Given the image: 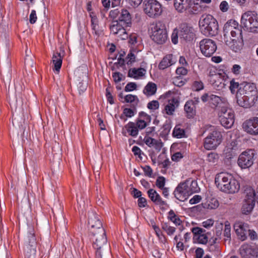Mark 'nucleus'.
I'll list each match as a JSON object with an SVG mask.
<instances>
[{
    "instance_id": "603ef678",
    "label": "nucleus",
    "mask_w": 258,
    "mask_h": 258,
    "mask_svg": "<svg viewBox=\"0 0 258 258\" xmlns=\"http://www.w3.org/2000/svg\"><path fill=\"white\" fill-rule=\"evenodd\" d=\"M137 88V84L135 83L131 82L127 84L124 88L125 92H130L136 90Z\"/></svg>"
},
{
    "instance_id": "393cba45",
    "label": "nucleus",
    "mask_w": 258,
    "mask_h": 258,
    "mask_svg": "<svg viewBox=\"0 0 258 258\" xmlns=\"http://www.w3.org/2000/svg\"><path fill=\"white\" fill-rule=\"evenodd\" d=\"M147 193L151 200L155 204L159 206H164L166 204V202L162 200L160 196L155 190L152 188L150 189Z\"/></svg>"
},
{
    "instance_id": "72a5a7b5",
    "label": "nucleus",
    "mask_w": 258,
    "mask_h": 258,
    "mask_svg": "<svg viewBox=\"0 0 258 258\" xmlns=\"http://www.w3.org/2000/svg\"><path fill=\"white\" fill-rule=\"evenodd\" d=\"M125 127L130 135L133 137L138 135L139 131L135 122H130L126 125Z\"/></svg>"
},
{
    "instance_id": "9b49d317",
    "label": "nucleus",
    "mask_w": 258,
    "mask_h": 258,
    "mask_svg": "<svg viewBox=\"0 0 258 258\" xmlns=\"http://www.w3.org/2000/svg\"><path fill=\"white\" fill-rule=\"evenodd\" d=\"M255 156V153L253 150H246L239 155L237 163L241 168H248L253 165Z\"/></svg>"
},
{
    "instance_id": "8fccbe9b",
    "label": "nucleus",
    "mask_w": 258,
    "mask_h": 258,
    "mask_svg": "<svg viewBox=\"0 0 258 258\" xmlns=\"http://www.w3.org/2000/svg\"><path fill=\"white\" fill-rule=\"evenodd\" d=\"M209 250L216 254L220 253V249L218 244H210L208 247Z\"/></svg>"
},
{
    "instance_id": "e2e57ef3",
    "label": "nucleus",
    "mask_w": 258,
    "mask_h": 258,
    "mask_svg": "<svg viewBox=\"0 0 258 258\" xmlns=\"http://www.w3.org/2000/svg\"><path fill=\"white\" fill-rule=\"evenodd\" d=\"M143 170L146 175L149 177L152 176L153 171L150 166L148 165H146L144 167H143Z\"/></svg>"
},
{
    "instance_id": "aec40b11",
    "label": "nucleus",
    "mask_w": 258,
    "mask_h": 258,
    "mask_svg": "<svg viewBox=\"0 0 258 258\" xmlns=\"http://www.w3.org/2000/svg\"><path fill=\"white\" fill-rule=\"evenodd\" d=\"M125 55V52L123 51L120 53L119 54L114 56V61L116 60V61L114 62V65L122 66L124 65L125 61L126 62L127 64H132L133 62L135 61L136 56L132 52H130L125 58V60L122 58Z\"/></svg>"
},
{
    "instance_id": "dca6fc26",
    "label": "nucleus",
    "mask_w": 258,
    "mask_h": 258,
    "mask_svg": "<svg viewBox=\"0 0 258 258\" xmlns=\"http://www.w3.org/2000/svg\"><path fill=\"white\" fill-rule=\"evenodd\" d=\"M191 231L194 235V239L201 244H206L211 237V232H206V230L199 227L192 228Z\"/></svg>"
},
{
    "instance_id": "4d7b16f0",
    "label": "nucleus",
    "mask_w": 258,
    "mask_h": 258,
    "mask_svg": "<svg viewBox=\"0 0 258 258\" xmlns=\"http://www.w3.org/2000/svg\"><path fill=\"white\" fill-rule=\"evenodd\" d=\"M178 32L177 29H174L171 35V41L173 43L176 44L178 43Z\"/></svg>"
},
{
    "instance_id": "c85d7f7f",
    "label": "nucleus",
    "mask_w": 258,
    "mask_h": 258,
    "mask_svg": "<svg viewBox=\"0 0 258 258\" xmlns=\"http://www.w3.org/2000/svg\"><path fill=\"white\" fill-rule=\"evenodd\" d=\"M157 91L156 85L152 82H149L145 87L143 93L147 96H151L154 95Z\"/></svg>"
},
{
    "instance_id": "f3484780",
    "label": "nucleus",
    "mask_w": 258,
    "mask_h": 258,
    "mask_svg": "<svg viewBox=\"0 0 258 258\" xmlns=\"http://www.w3.org/2000/svg\"><path fill=\"white\" fill-rule=\"evenodd\" d=\"M237 30H241V29L238 27V24L236 23L235 21H230L227 23L224 27V38L226 42L227 37H229L231 39H237L236 35L234 34V32Z\"/></svg>"
},
{
    "instance_id": "6e6d98bb",
    "label": "nucleus",
    "mask_w": 258,
    "mask_h": 258,
    "mask_svg": "<svg viewBox=\"0 0 258 258\" xmlns=\"http://www.w3.org/2000/svg\"><path fill=\"white\" fill-rule=\"evenodd\" d=\"M193 87L196 91H200L204 88V85L201 81H195L193 84Z\"/></svg>"
},
{
    "instance_id": "423d86ee",
    "label": "nucleus",
    "mask_w": 258,
    "mask_h": 258,
    "mask_svg": "<svg viewBox=\"0 0 258 258\" xmlns=\"http://www.w3.org/2000/svg\"><path fill=\"white\" fill-rule=\"evenodd\" d=\"M255 192L250 186L246 187L243 192V201L241 209L243 214L248 215L252 212L255 205Z\"/></svg>"
},
{
    "instance_id": "a211bd4d",
    "label": "nucleus",
    "mask_w": 258,
    "mask_h": 258,
    "mask_svg": "<svg viewBox=\"0 0 258 258\" xmlns=\"http://www.w3.org/2000/svg\"><path fill=\"white\" fill-rule=\"evenodd\" d=\"M242 127L250 135H258V117H253L246 120L243 123Z\"/></svg>"
},
{
    "instance_id": "680f3d73",
    "label": "nucleus",
    "mask_w": 258,
    "mask_h": 258,
    "mask_svg": "<svg viewBox=\"0 0 258 258\" xmlns=\"http://www.w3.org/2000/svg\"><path fill=\"white\" fill-rule=\"evenodd\" d=\"M247 235L252 240H256L258 238L257 233L253 230L249 229L247 233Z\"/></svg>"
},
{
    "instance_id": "473e14b6",
    "label": "nucleus",
    "mask_w": 258,
    "mask_h": 258,
    "mask_svg": "<svg viewBox=\"0 0 258 258\" xmlns=\"http://www.w3.org/2000/svg\"><path fill=\"white\" fill-rule=\"evenodd\" d=\"M82 77L83 78V79L82 80V81L79 82L77 85L78 90L80 95L83 93L86 90L87 87V83L86 81V72L83 73Z\"/></svg>"
},
{
    "instance_id": "5fc2aeb1",
    "label": "nucleus",
    "mask_w": 258,
    "mask_h": 258,
    "mask_svg": "<svg viewBox=\"0 0 258 258\" xmlns=\"http://www.w3.org/2000/svg\"><path fill=\"white\" fill-rule=\"evenodd\" d=\"M135 123L138 130H142L145 128L147 125L146 122L142 119H138Z\"/></svg>"
},
{
    "instance_id": "a19ab883",
    "label": "nucleus",
    "mask_w": 258,
    "mask_h": 258,
    "mask_svg": "<svg viewBox=\"0 0 258 258\" xmlns=\"http://www.w3.org/2000/svg\"><path fill=\"white\" fill-rule=\"evenodd\" d=\"M231 227L230 223L226 221L225 223V228L224 230V236L226 237L225 240L230 241L231 239Z\"/></svg>"
},
{
    "instance_id": "864d4df0",
    "label": "nucleus",
    "mask_w": 258,
    "mask_h": 258,
    "mask_svg": "<svg viewBox=\"0 0 258 258\" xmlns=\"http://www.w3.org/2000/svg\"><path fill=\"white\" fill-rule=\"evenodd\" d=\"M111 87H108L106 89V96L107 97L108 101L111 105L113 104V97L111 93Z\"/></svg>"
},
{
    "instance_id": "39448f33",
    "label": "nucleus",
    "mask_w": 258,
    "mask_h": 258,
    "mask_svg": "<svg viewBox=\"0 0 258 258\" xmlns=\"http://www.w3.org/2000/svg\"><path fill=\"white\" fill-rule=\"evenodd\" d=\"M241 25L250 32L258 33V15L254 11L245 12L242 15Z\"/></svg>"
},
{
    "instance_id": "0e129e2a",
    "label": "nucleus",
    "mask_w": 258,
    "mask_h": 258,
    "mask_svg": "<svg viewBox=\"0 0 258 258\" xmlns=\"http://www.w3.org/2000/svg\"><path fill=\"white\" fill-rule=\"evenodd\" d=\"M241 67L238 64H234L231 69L232 72L235 75H239L240 73Z\"/></svg>"
},
{
    "instance_id": "6e6552de",
    "label": "nucleus",
    "mask_w": 258,
    "mask_h": 258,
    "mask_svg": "<svg viewBox=\"0 0 258 258\" xmlns=\"http://www.w3.org/2000/svg\"><path fill=\"white\" fill-rule=\"evenodd\" d=\"M227 79L228 77L224 73H217L212 71L209 72L208 81L212 87L217 90L225 88Z\"/></svg>"
},
{
    "instance_id": "052dcab7",
    "label": "nucleus",
    "mask_w": 258,
    "mask_h": 258,
    "mask_svg": "<svg viewBox=\"0 0 258 258\" xmlns=\"http://www.w3.org/2000/svg\"><path fill=\"white\" fill-rule=\"evenodd\" d=\"M176 73L178 75L185 76L187 73V70L184 67H178L176 70Z\"/></svg>"
},
{
    "instance_id": "c756f323",
    "label": "nucleus",
    "mask_w": 258,
    "mask_h": 258,
    "mask_svg": "<svg viewBox=\"0 0 258 258\" xmlns=\"http://www.w3.org/2000/svg\"><path fill=\"white\" fill-rule=\"evenodd\" d=\"M178 102L175 98L169 100L168 103L165 107L166 113L168 115H172L175 111V105L178 106Z\"/></svg>"
},
{
    "instance_id": "69168bd1",
    "label": "nucleus",
    "mask_w": 258,
    "mask_h": 258,
    "mask_svg": "<svg viewBox=\"0 0 258 258\" xmlns=\"http://www.w3.org/2000/svg\"><path fill=\"white\" fill-rule=\"evenodd\" d=\"M138 206L140 208L145 207L147 205V200L145 198L141 197L138 200Z\"/></svg>"
},
{
    "instance_id": "412c9836",
    "label": "nucleus",
    "mask_w": 258,
    "mask_h": 258,
    "mask_svg": "<svg viewBox=\"0 0 258 258\" xmlns=\"http://www.w3.org/2000/svg\"><path fill=\"white\" fill-rule=\"evenodd\" d=\"M234 229L241 240L243 241L246 239L247 233L250 229L247 223L240 221L237 222L234 225Z\"/></svg>"
},
{
    "instance_id": "09e8293b",
    "label": "nucleus",
    "mask_w": 258,
    "mask_h": 258,
    "mask_svg": "<svg viewBox=\"0 0 258 258\" xmlns=\"http://www.w3.org/2000/svg\"><path fill=\"white\" fill-rule=\"evenodd\" d=\"M147 107L151 110H156L159 107V103L157 100H153L148 103Z\"/></svg>"
},
{
    "instance_id": "b1692460",
    "label": "nucleus",
    "mask_w": 258,
    "mask_h": 258,
    "mask_svg": "<svg viewBox=\"0 0 258 258\" xmlns=\"http://www.w3.org/2000/svg\"><path fill=\"white\" fill-rule=\"evenodd\" d=\"M192 5V0H174V6L175 9L182 13L189 8Z\"/></svg>"
},
{
    "instance_id": "4468645a",
    "label": "nucleus",
    "mask_w": 258,
    "mask_h": 258,
    "mask_svg": "<svg viewBox=\"0 0 258 258\" xmlns=\"http://www.w3.org/2000/svg\"><path fill=\"white\" fill-rule=\"evenodd\" d=\"M234 34L236 35L237 39H231L229 37H227L226 39V44L233 51L238 52L243 46V41L242 35V30H237L234 32Z\"/></svg>"
},
{
    "instance_id": "13d9d810",
    "label": "nucleus",
    "mask_w": 258,
    "mask_h": 258,
    "mask_svg": "<svg viewBox=\"0 0 258 258\" xmlns=\"http://www.w3.org/2000/svg\"><path fill=\"white\" fill-rule=\"evenodd\" d=\"M37 19L36 11L32 10L30 15L29 21L31 24H34Z\"/></svg>"
},
{
    "instance_id": "2f4dec72",
    "label": "nucleus",
    "mask_w": 258,
    "mask_h": 258,
    "mask_svg": "<svg viewBox=\"0 0 258 258\" xmlns=\"http://www.w3.org/2000/svg\"><path fill=\"white\" fill-rule=\"evenodd\" d=\"M219 119H221L222 117L227 118L229 117H234L233 111L229 108H227L225 106H221V109L218 113Z\"/></svg>"
},
{
    "instance_id": "79ce46f5",
    "label": "nucleus",
    "mask_w": 258,
    "mask_h": 258,
    "mask_svg": "<svg viewBox=\"0 0 258 258\" xmlns=\"http://www.w3.org/2000/svg\"><path fill=\"white\" fill-rule=\"evenodd\" d=\"M162 228L169 235H172L175 231V228L170 226L167 223H163Z\"/></svg>"
},
{
    "instance_id": "338daca9",
    "label": "nucleus",
    "mask_w": 258,
    "mask_h": 258,
    "mask_svg": "<svg viewBox=\"0 0 258 258\" xmlns=\"http://www.w3.org/2000/svg\"><path fill=\"white\" fill-rule=\"evenodd\" d=\"M201 199H202V198L200 196L196 195V196H194V197L192 198L189 200V203L192 205L198 203L200 202Z\"/></svg>"
},
{
    "instance_id": "4be33fe9",
    "label": "nucleus",
    "mask_w": 258,
    "mask_h": 258,
    "mask_svg": "<svg viewBox=\"0 0 258 258\" xmlns=\"http://www.w3.org/2000/svg\"><path fill=\"white\" fill-rule=\"evenodd\" d=\"M239 252L242 258L258 257V250L247 244H243L240 247Z\"/></svg>"
},
{
    "instance_id": "ea45409f",
    "label": "nucleus",
    "mask_w": 258,
    "mask_h": 258,
    "mask_svg": "<svg viewBox=\"0 0 258 258\" xmlns=\"http://www.w3.org/2000/svg\"><path fill=\"white\" fill-rule=\"evenodd\" d=\"M219 159V156L217 153L211 152L207 154L206 160L209 163L214 164L218 162Z\"/></svg>"
},
{
    "instance_id": "bf43d9fd",
    "label": "nucleus",
    "mask_w": 258,
    "mask_h": 258,
    "mask_svg": "<svg viewBox=\"0 0 258 258\" xmlns=\"http://www.w3.org/2000/svg\"><path fill=\"white\" fill-rule=\"evenodd\" d=\"M214 221L211 219L207 220L202 223V226L206 228H209L212 227L214 224Z\"/></svg>"
},
{
    "instance_id": "20e7f679",
    "label": "nucleus",
    "mask_w": 258,
    "mask_h": 258,
    "mask_svg": "<svg viewBox=\"0 0 258 258\" xmlns=\"http://www.w3.org/2000/svg\"><path fill=\"white\" fill-rule=\"evenodd\" d=\"M201 32L207 36H213L218 33V24L211 15H203L199 21Z\"/></svg>"
},
{
    "instance_id": "37998d69",
    "label": "nucleus",
    "mask_w": 258,
    "mask_h": 258,
    "mask_svg": "<svg viewBox=\"0 0 258 258\" xmlns=\"http://www.w3.org/2000/svg\"><path fill=\"white\" fill-rule=\"evenodd\" d=\"M240 85L238 82H236L234 79H232L230 81L229 89L232 94H234L237 92L236 89L239 88Z\"/></svg>"
},
{
    "instance_id": "f03ea898",
    "label": "nucleus",
    "mask_w": 258,
    "mask_h": 258,
    "mask_svg": "<svg viewBox=\"0 0 258 258\" xmlns=\"http://www.w3.org/2000/svg\"><path fill=\"white\" fill-rule=\"evenodd\" d=\"M236 98L240 106L249 108L253 106L258 98L255 85L250 83L241 84L237 90Z\"/></svg>"
},
{
    "instance_id": "f704fd0d",
    "label": "nucleus",
    "mask_w": 258,
    "mask_h": 258,
    "mask_svg": "<svg viewBox=\"0 0 258 258\" xmlns=\"http://www.w3.org/2000/svg\"><path fill=\"white\" fill-rule=\"evenodd\" d=\"M173 136L177 138L186 137L184 128H181L180 125H176L173 131Z\"/></svg>"
},
{
    "instance_id": "c9c22d12",
    "label": "nucleus",
    "mask_w": 258,
    "mask_h": 258,
    "mask_svg": "<svg viewBox=\"0 0 258 258\" xmlns=\"http://www.w3.org/2000/svg\"><path fill=\"white\" fill-rule=\"evenodd\" d=\"M25 255L27 258H34L36 252V246L25 245Z\"/></svg>"
},
{
    "instance_id": "f257e3e1",
    "label": "nucleus",
    "mask_w": 258,
    "mask_h": 258,
    "mask_svg": "<svg viewBox=\"0 0 258 258\" xmlns=\"http://www.w3.org/2000/svg\"><path fill=\"white\" fill-rule=\"evenodd\" d=\"M88 226L94 248L96 249V258H101V249L107 243V238L100 216L95 212H89Z\"/></svg>"
},
{
    "instance_id": "e433bc0d",
    "label": "nucleus",
    "mask_w": 258,
    "mask_h": 258,
    "mask_svg": "<svg viewBox=\"0 0 258 258\" xmlns=\"http://www.w3.org/2000/svg\"><path fill=\"white\" fill-rule=\"evenodd\" d=\"M145 70L143 68L140 69H133L132 70L130 71L128 73L129 76L133 77L135 79H138L139 77H142L144 75Z\"/></svg>"
},
{
    "instance_id": "1a4fd4ad",
    "label": "nucleus",
    "mask_w": 258,
    "mask_h": 258,
    "mask_svg": "<svg viewBox=\"0 0 258 258\" xmlns=\"http://www.w3.org/2000/svg\"><path fill=\"white\" fill-rule=\"evenodd\" d=\"M144 11L151 18H156L162 13L161 5L156 0H148L144 2Z\"/></svg>"
},
{
    "instance_id": "774afa93",
    "label": "nucleus",
    "mask_w": 258,
    "mask_h": 258,
    "mask_svg": "<svg viewBox=\"0 0 258 258\" xmlns=\"http://www.w3.org/2000/svg\"><path fill=\"white\" fill-rule=\"evenodd\" d=\"M196 257L195 258H202L204 255V250L202 248H198L196 250Z\"/></svg>"
},
{
    "instance_id": "a18cd8bd",
    "label": "nucleus",
    "mask_w": 258,
    "mask_h": 258,
    "mask_svg": "<svg viewBox=\"0 0 258 258\" xmlns=\"http://www.w3.org/2000/svg\"><path fill=\"white\" fill-rule=\"evenodd\" d=\"M165 183V178L163 176L158 177L156 181V186L160 189L164 187Z\"/></svg>"
},
{
    "instance_id": "f8f14e48",
    "label": "nucleus",
    "mask_w": 258,
    "mask_h": 258,
    "mask_svg": "<svg viewBox=\"0 0 258 258\" xmlns=\"http://www.w3.org/2000/svg\"><path fill=\"white\" fill-rule=\"evenodd\" d=\"M131 22V17L129 12L123 9H114V27L118 24L121 26L127 25Z\"/></svg>"
},
{
    "instance_id": "c03bdc74",
    "label": "nucleus",
    "mask_w": 258,
    "mask_h": 258,
    "mask_svg": "<svg viewBox=\"0 0 258 258\" xmlns=\"http://www.w3.org/2000/svg\"><path fill=\"white\" fill-rule=\"evenodd\" d=\"M188 184L189 183L188 182ZM188 188L189 191L191 192V195L193 193L197 192L199 191L200 188L198 186L197 182L196 181L192 180L190 183V185H188Z\"/></svg>"
},
{
    "instance_id": "ddd939ff",
    "label": "nucleus",
    "mask_w": 258,
    "mask_h": 258,
    "mask_svg": "<svg viewBox=\"0 0 258 258\" xmlns=\"http://www.w3.org/2000/svg\"><path fill=\"white\" fill-rule=\"evenodd\" d=\"M200 48L202 53L204 56L210 57L217 50V45L214 40L205 38L200 42Z\"/></svg>"
},
{
    "instance_id": "a878e982",
    "label": "nucleus",
    "mask_w": 258,
    "mask_h": 258,
    "mask_svg": "<svg viewBox=\"0 0 258 258\" xmlns=\"http://www.w3.org/2000/svg\"><path fill=\"white\" fill-rule=\"evenodd\" d=\"M209 101L215 107L219 106L221 107V104L226 105L227 103V99L225 98L220 97L213 94H210Z\"/></svg>"
},
{
    "instance_id": "0eeeda50",
    "label": "nucleus",
    "mask_w": 258,
    "mask_h": 258,
    "mask_svg": "<svg viewBox=\"0 0 258 258\" xmlns=\"http://www.w3.org/2000/svg\"><path fill=\"white\" fill-rule=\"evenodd\" d=\"M151 39L158 44H163L167 39V33L165 24L161 21L156 22L151 27Z\"/></svg>"
},
{
    "instance_id": "4c0bfd02",
    "label": "nucleus",
    "mask_w": 258,
    "mask_h": 258,
    "mask_svg": "<svg viewBox=\"0 0 258 258\" xmlns=\"http://www.w3.org/2000/svg\"><path fill=\"white\" fill-rule=\"evenodd\" d=\"M219 120L222 126H224L225 128H229L233 125L234 117L231 116V117H229L226 118L222 117V118L219 119Z\"/></svg>"
},
{
    "instance_id": "2eb2a0df",
    "label": "nucleus",
    "mask_w": 258,
    "mask_h": 258,
    "mask_svg": "<svg viewBox=\"0 0 258 258\" xmlns=\"http://www.w3.org/2000/svg\"><path fill=\"white\" fill-rule=\"evenodd\" d=\"M175 197L180 201H184L191 195L188 188V181L180 183L174 191Z\"/></svg>"
},
{
    "instance_id": "cd10ccee",
    "label": "nucleus",
    "mask_w": 258,
    "mask_h": 258,
    "mask_svg": "<svg viewBox=\"0 0 258 258\" xmlns=\"http://www.w3.org/2000/svg\"><path fill=\"white\" fill-rule=\"evenodd\" d=\"M25 245L30 246H36V239L34 235V229L32 227L29 228L26 240L25 241Z\"/></svg>"
},
{
    "instance_id": "3c124183",
    "label": "nucleus",
    "mask_w": 258,
    "mask_h": 258,
    "mask_svg": "<svg viewBox=\"0 0 258 258\" xmlns=\"http://www.w3.org/2000/svg\"><path fill=\"white\" fill-rule=\"evenodd\" d=\"M145 144L150 147H153L156 140L149 137H145L144 139Z\"/></svg>"
},
{
    "instance_id": "49530a36",
    "label": "nucleus",
    "mask_w": 258,
    "mask_h": 258,
    "mask_svg": "<svg viewBox=\"0 0 258 258\" xmlns=\"http://www.w3.org/2000/svg\"><path fill=\"white\" fill-rule=\"evenodd\" d=\"M234 150L233 147L230 148H227L224 151L225 157L227 159H231L235 156V153L233 151Z\"/></svg>"
},
{
    "instance_id": "58836bf2",
    "label": "nucleus",
    "mask_w": 258,
    "mask_h": 258,
    "mask_svg": "<svg viewBox=\"0 0 258 258\" xmlns=\"http://www.w3.org/2000/svg\"><path fill=\"white\" fill-rule=\"evenodd\" d=\"M124 100L126 102L132 103L131 106L133 107H136L139 101L137 96L131 94L126 95L124 97Z\"/></svg>"
},
{
    "instance_id": "7c9ffc66",
    "label": "nucleus",
    "mask_w": 258,
    "mask_h": 258,
    "mask_svg": "<svg viewBox=\"0 0 258 258\" xmlns=\"http://www.w3.org/2000/svg\"><path fill=\"white\" fill-rule=\"evenodd\" d=\"M52 61L54 64L55 70L57 72H59L62 64V57L60 53L57 52L53 54Z\"/></svg>"
},
{
    "instance_id": "7ed1b4c3",
    "label": "nucleus",
    "mask_w": 258,
    "mask_h": 258,
    "mask_svg": "<svg viewBox=\"0 0 258 258\" xmlns=\"http://www.w3.org/2000/svg\"><path fill=\"white\" fill-rule=\"evenodd\" d=\"M215 184L221 191L228 194H234L239 191L240 185L233 176L227 172H221L216 175Z\"/></svg>"
},
{
    "instance_id": "6ab92c4d",
    "label": "nucleus",
    "mask_w": 258,
    "mask_h": 258,
    "mask_svg": "<svg viewBox=\"0 0 258 258\" xmlns=\"http://www.w3.org/2000/svg\"><path fill=\"white\" fill-rule=\"evenodd\" d=\"M179 28V35L181 39L186 41H190L193 40L195 34L192 27H189L186 23H183L180 25Z\"/></svg>"
},
{
    "instance_id": "5701e85b",
    "label": "nucleus",
    "mask_w": 258,
    "mask_h": 258,
    "mask_svg": "<svg viewBox=\"0 0 258 258\" xmlns=\"http://www.w3.org/2000/svg\"><path fill=\"white\" fill-rule=\"evenodd\" d=\"M176 61V57L172 54L166 55L163 57L159 64V69L164 70L174 64Z\"/></svg>"
},
{
    "instance_id": "de8ad7c7",
    "label": "nucleus",
    "mask_w": 258,
    "mask_h": 258,
    "mask_svg": "<svg viewBox=\"0 0 258 258\" xmlns=\"http://www.w3.org/2000/svg\"><path fill=\"white\" fill-rule=\"evenodd\" d=\"M132 108H125L123 110V113L127 117H131L134 116L135 112L136 111V107L132 106Z\"/></svg>"
},
{
    "instance_id": "bb28decb",
    "label": "nucleus",
    "mask_w": 258,
    "mask_h": 258,
    "mask_svg": "<svg viewBox=\"0 0 258 258\" xmlns=\"http://www.w3.org/2000/svg\"><path fill=\"white\" fill-rule=\"evenodd\" d=\"M184 109L186 113L187 117L189 118L193 117L196 114V107L192 100H189L186 102Z\"/></svg>"
},
{
    "instance_id": "9d476101",
    "label": "nucleus",
    "mask_w": 258,
    "mask_h": 258,
    "mask_svg": "<svg viewBox=\"0 0 258 258\" xmlns=\"http://www.w3.org/2000/svg\"><path fill=\"white\" fill-rule=\"evenodd\" d=\"M222 139L221 133L214 129L205 139L204 147L207 150L215 149L221 143Z\"/></svg>"
}]
</instances>
